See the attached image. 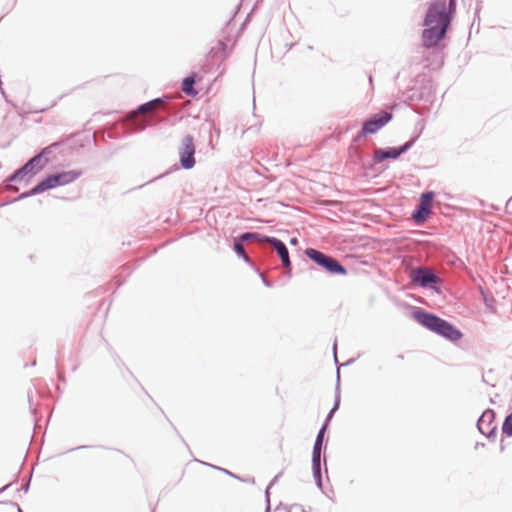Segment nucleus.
I'll use <instances>...</instances> for the list:
<instances>
[{"mask_svg": "<svg viewBox=\"0 0 512 512\" xmlns=\"http://www.w3.org/2000/svg\"><path fill=\"white\" fill-rule=\"evenodd\" d=\"M321 450H322V445L314 444L313 452H312V471H313V477L315 479L316 485L319 488H322Z\"/></svg>", "mask_w": 512, "mask_h": 512, "instance_id": "4468645a", "label": "nucleus"}, {"mask_svg": "<svg viewBox=\"0 0 512 512\" xmlns=\"http://www.w3.org/2000/svg\"><path fill=\"white\" fill-rule=\"evenodd\" d=\"M211 466H212L213 468L219 469V470H221V471H223V472H225V473H227V474H229V475H231V476H234L232 473H230V472H229L228 470H226V469L219 468V467H216V466H213V465H211Z\"/></svg>", "mask_w": 512, "mask_h": 512, "instance_id": "a878e982", "label": "nucleus"}, {"mask_svg": "<svg viewBox=\"0 0 512 512\" xmlns=\"http://www.w3.org/2000/svg\"><path fill=\"white\" fill-rule=\"evenodd\" d=\"M55 175L57 176L60 184L64 186L77 180L82 175V172L79 170H69L56 173Z\"/></svg>", "mask_w": 512, "mask_h": 512, "instance_id": "2eb2a0df", "label": "nucleus"}, {"mask_svg": "<svg viewBox=\"0 0 512 512\" xmlns=\"http://www.w3.org/2000/svg\"><path fill=\"white\" fill-rule=\"evenodd\" d=\"M392 118V114L386 111H382L379 114L374 115L371 119L365 121L362 126V130L354 138L357 142L367 134L377 133L383 126H385Z\"/></svg>", "mask_w": 512, "mask_h": 512, "instance_id": "6e6552de", "label": "nucleus"}, {"mask_svg": "<svg viewBox=\"0 0 512 512\" xmlns=\"http://www.w3.org/2000/svg\"><path fill=\"white\" fill-rule=\"evenodd\" d=\"M451 22V16L447 11L445 0L432 2L427 10L422 33L423 46L426 49L433 48L445 37Z\"/></svg>", "mask_w": 512, "mask_h": 512, "instance_id": "f257e3e1", "label": "nucleus"}, {"mask_svg": "<svg viewBox=\"0 0 512 512\" xmlns=\"http://www.w3.org/2000/svg\"><path fill=\"white\" fill-rule=\"evenodd\" d=\"M326 428H327L326 424H324L321 427V429L319 430V432L317 434V437H316V440H315L314 444L323 445V438H324V433H325Z\"/></svg>", "mask_w": 512, "mask_h": 512, "instance_id": "412c9836", "label": "nucleus"}, {"mask_svg": "<svg viewBox=\"0 0 512 512\" xmlns=\"http://www.w3.org/2000/svg\"><path fill=\"white\" fill-rule=\"evenodd\" d=\"M265 497H266V509H265V512H270L271 511V507H270V496H269V493H268V489H266L265 491Z\"/></svg>", "mask_w": 512, "mask_h": 512, "instance_id": "4be33fe9", "label": "nucleus"}, {"mask_svg": "<svg viewBox=\"0 0 512 512\" xmlns=\"http://www.w3.org/2000/svg\"><path fill=\"white\" fill-rule=\"evenodd\" d=\"M433 198L434 193L431 191L425 192L421 195L420 204L416 207L412 214V217L416 222L425 221L428 215L431 213Z\"/></svg>", "mask_w": 512, "mask_h": 512, "instance_id": "9d476101", "label": "nucleus"}, {"mask_svg": "<svg viewBox=\"0 0 512 512\" xmlns=\"http://www.w3.org/2000/svg\"><path fill=\"white\" fill-rule=\"evenodd\" d=\"M261 278L265 286L271 287V283L264 277L263 274H261Z\"/></svg>", "mask_w": 512, "mask_h": 512, "instance_id": "b1692460", "label": "nucleus"}, {"mask_svg": "<svg viewBox=\"0 0 512 512\" xmlns=\"http://www.w3.org/2000/svg\"><path fill=\"white\" fill-rule=\"evenodd\" d=\"M413 318L428 330L442 336L451 342H457L463 337L462 332L454 325L438 317L437 315L426 312L422 309L414 310Z\"/></svg>", "mask_w": 512, "mask_h": 512, "instance_id": "f03ea898", "label": "nucleus"}, {"mask_svg": "<svg viewBox=\"0 0 512 512\" xmlns=\"http://www.w3.org/2000/svg\"><path fill=\"white\" fill-rule=\"evenodd\" d=\"M51 148L52 146L46 147L41 153L32 157L22 168L10 176L9 181H21L27 174H35L40 171L48 163L46 156L51 153Z\"/></svg>", "mask_w": 512, "mask_h": 512, "instance_id": "39448f33", "label": "nucleus"}, {"mask_svg": "<svg viewBox=\"0 0 512 512\" xmlns=\"http://www.w3.org/2000/svg\"><path fill=\"white\" fill-rule=\"evenodd\" d=\"M336 349H337V343L335 341L334 344H333V352H334L335 362L337 363L338 359H337V355H336Z\"/></svg>", "mask_w": 512, "mask_h": 512, "instance_id": "393cba45", "label": "nucleus"}, {"mask_svg": "<svg viewBox=\"0 0 512 512\" xmlns=\"http://www.w3.org/2000/svg\"><path fill=\"white\" fill-rule=\"evenodd\" d=\"M419 135L417 134L409 141L404 143L399 147H388L385 149L376 148L373 153V161L374 163H380L387 159H397L402 154L406 153L416 142Z\"/></svg>", "mask_w": 512, "mask_h": 512, "instance_id": "423d86ee", "label": "nucleus"}, {"mask_svg": "<svg viewBox=\"0 0 512 512\" xmlns=\"http://www.w3.org/2000/svg\"><path fill=\"white\" fill-rule=\"evenodd\" d=\"M265 238H270V236H265L256 232H245L240 235L239 240L241 242H247L251 240H256L260 243H266Z\"/></svg>", "mask_w": 512, "mask_h": 512, "instance_id": "dca6fc26", "label": "nucleus"}, {"mask_svg": "<svg viewBox=\"0 0 512 512\" xmlns=\"http://www.w3.org/2000/svg\"><path fill=\"white\" fill-rule=\"evenodd\" d=\"M494 418V411L487 409L482 413L477 422V428L480 433L488 438L495 434L496 426L494 425Z\"/></svg>", "mask_w": 512, "mask_h": 512, "instance_id": "9b49d317", "label": "nucleus"}, {"mask_svg": "<svg viewBox=\"0 0 512 512\" xmlns=\"http://www.w3.org/2000/svg\"><path fill=\"white\" fill-rule=\"evenodd\" d=\"M337 379H338V380L340 379V374H339V372L337 373Z\"/></svg>", "mask_w": 512, "mask_h": 512, "instance_id": "c756f323", "label": "nucleus"}, {"mask_svg": "<svg viewBox=\"0 0 512 512\" xmlns=\"http://www.w3.org/2000/svg\"><path fill=\"white\" fill-rule=\"evenodd\" d=\"M456 0H449V8L454 9Z\"/></svg>", "mask_w": 512, "mask_h": 512, "instance_id": "bb28decb", "label": "nucleus"}, {"mask_svg": "<svg viewBox=\"0 0 512 512\" xmlns=\"http://www.w3.org/2000/svg\"><path fill=\"white\" fill-rule=\"evenodd\" d=\"M163 104L161 98H156L140 105L137 109L131 111L126 116V127L129 132H140L146 129L148 121L145 118L139 119V115H144L159 109Z\"/></svg>", "mask_w": 512, "mask_h": 512, "instance_id": "7ed1b4c3", "label": "nucleus"}, {"mask_svg": "<svg viewBox=\"0 0 512 512\" xmlns=\"http://www.w3.org/2000/svg\"><path fill=\"white\" fill-rule=\"evenodd\" d=\"M339 405H340V393H339V386H337L336 396H335V403H334L333 408L330 410V412L327 415L326 422H325L326 425L328 424V422L333 417V414L335 413V411L339 408Z\"/></svg>", "mask_w": 512, "mask_h": 512, "instance_id": "6ab92c4d", "label": "nucleus"}, {"mask_svg": "<svg viewBox=\"0 0 512 512\" xmlns=\"http://www.w3.org/2000/svg\"><path fill=\"white\" fill-rule=\"evenodd\" d=\"M233 249L237 256L241 257L246 263H250V258L245 252L243 242H241L239 239L235 240Z\"/></svg>", "mask_w": 512, "mask_h": 512, "instance_id": "f3484780", "label": "nucleus"}, {"mask_svg": "<svg viewBox=\"0 0 512 512\" xmlns=\"http://www.w3.org/2000/svg\"><path fill=\"white\" fill-rule=\"evenodd\" d=\"M28 488H29V483H27L26 485L22 486V489L27 492L28 491Z\"/></svg>", "mask_w": 512, "mask_h": 512, "instance_id": "cd10ccee", "label": "nucleus"}, {"mask_svg": "<svg viewBox=\"0 0 512 512\" xmlns=\"http://www.w3.org/2000/svg\"><path fill=\"white\" fill-rule=\"evenodd\" d=\"M178 154L183 169L190 170L195 166V145L193 136L186 135L183 137L178 148Z\"/></svg>", "mask_w": 512, "mask_h": 512, "instance_id": "0eeeda50", "label": "nucleus"}, {"mask_svg": "<svg viewBox=\"0 0 512 512\" xmlns=\"http://www.w3.org/2000/svg\"><path fill=\"white\" fill-rule=\"evenodd\" d=\"M290 242H291V244H296L297 243V239L296 238H292Z\"/></svg>", "mask_w": 512, "mask_h": 512, "instance_id": "c85d7f7f", "label": "nucleus"}, {"mask_svg": "<svg viewBox=\"0 0 512 512\" xmlns=\"http://www.w3.org/2000/svg\"><path fill=\"white\" fill-rule=\"evenodd\" d=\"M305 255L330 274L345 275L346 268L335 258L314 248H307Z\"/></svg>", "mask_w": 512, "mask_h": 512, "instance_id": "20e7f679", "label": "nucleus"}, {"mask_svg": "<svg viewBox=\"0 0 512 512\" xmlns=\"http://www.w3.org/2000/svg\"><path fill=\"white\" fill-rule=\"evenodd\" d=\"M62 186L55 174L49 175L44 180L39 182L36 186H34L30 191L25 192L19 196V199H24L33 195L40 194L46 190Z\"/></svg>", "mask_w": 512, "mask_h": 512, "instance_id": "f8f14e48", "label": "nucleus"}, {"mask_svg": "<svg viewBox=\"0 0 512 512\" xmlns=\"http://www.w3.org/2000/svg\"><path fill=\"white\" fill-rule=\"evenodd\" d=\"M281 476V473L277 474L273 479L272 481L269 483L268 487L266 489H270L277 481L278 479L280 478Z\"/></svg>", "mask_w": 512, "mask_h": 512, "instance_id": "5701e85b", "label": "nucleus"}, {"mask_svg": "<svg viewBox=\"0 0 512 512\" xmlns=\"http://www.w3.org/2000/svg\"><path fill=\"white\" fill-rule=\"evenodd\" d=\"M502 431L508 436H512V412L505 418Z\"/></svg>", "mask_w": 512, "mask_h": 512, "instance_id": "aec40b11", "label": "nucleus"}, {"mask_svg": "<svg viewBox=\"0 0 512 512\" xmlns=\"http://www.w3.org/2000/svg\"><path fill=\"white\" fill-rule=\"evenodd\" d=\"M265 242L270 244L275 249V251L277 252V254L279 255V257L281 259L283 266L286 269L290 270L291 269V261H290L289 252H288L286 245L281 240H279L275 237L265 238Z\"/></svg>", "mask_w": 512, "mask_h": 512, "instance_id": "ddd939ff", "label": "nucleus"}, {"mask_svg": "<svg viewBox=\"0 0 512 512\" xmlns=\"http://www.w3.org/2000/svg\"><path fill=\"white\" fill-rule=\"evenodd\" d=\"M411 280L414 284L422 288L435 289V285L441 282V279L429 268L417 267L412 271Z\"/></svg>", "mask_w": 512, "mask_h": 512, "instance_id": "1a4fd4ad", "label": "nucleus"}, {"mask_svg": "<svg viewBox=\"0 0 512 512\" xmlns=\"http://www.w3.org/2000/svg\"><path fill=\"white\" fill-rule=\"evenodd\" d=\"M195 80L192 76L186 77L182 83V90L188 95L196 94L194 90Z\"/></svg>", "mask_w": 512, "mask_h": 512, "instance_id": "a211bd4d", "label": "nucleus"}, {"mask_svg": "<svg viewBox=\"0 0 512 512\" xmlns=\"http://www.w3.org/2000/svg\"><path fill=\"white\" fill-rule=\"evenodd\" d=\"M18 512H22V510L19 508V509H18Z\"/></svg>", "mask_w": 512, "mask_h": 512, "instance_id": "7c9ffc66", "label": "nucleus"}]
</instances>
